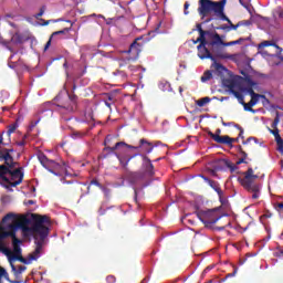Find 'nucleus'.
Listing matches in <instances>:
<instances>
[{"instance_id":"nucleus-3","label":"nucleus","mask_w":283,"mask_h":283,"mask_svg":"<svg viewBox=\"0 0 283 283\" xmlns=\"http://www.w3.org/2000/svg\"><path fill=\"white\" fill-rule=\"evenodd\" d=\"M31 220H33V228H31V230L38 233L35 237L36 248L27 259L21 254H13L10 258V263H12V261H19L22 264H31L40 258V254L46 244V239L50 235V227L52 226L50 217L46 214L32 213Z\"/></svg>"},{"instance_id":"nucleus-40","label":"nucleus","mask_w":283,"mask_h":283,"mask_svg":"<svg viewBox=\"0 0 283 283\" xmlns=\"http://www.w3.org/2000/svg\"><path fill=\"white\" fill-rule=\"evenodd\" d=\"M45 13V7H41L40 12L35 14V19H40Z\"/></svg>"},{"instance_id":"nucleus-11","label":"nucleus","mask_w":283,"mask_h":283,"mask_svg":"<svg viewBox=\"0 0 283 283\" xmlns=\"http://www.w3.org/2000/svg\"><path fill=\"white\" fill-rule=\"evenodd\" d=\"M208 135L220 145H228L232 146L234 143V138H230L229 136H220L219 134H213L212 132H209Z\"/></svg>"},{"instance_id":"nucleus-16","label":"nucleus","mask_w":283,"mask_h":283,"mask_svg":"<svg viewBox=\"0 0 283 283\" xmlns=\"http://www.w3.org/2000/svg\"><path fill=\"white\" fill-rule=\"evenodd\" d=\"M243 188H244L247 191L252 192L251 198H252L253 200H258V199L260 198L261 186H260L259 184H252V185H249V186H243Z\"/></svg>"},{"instance_id":"nucleus-26","label":"nucleus","mask_w":283,"mask_h":283,"mask_svg":"<svg viewBox=\"0 0 283 283\" xmlns=\"http://www.w3.org/2000/svg\"><path fill=\"white\" fill-rule=\"evenodd\" d=\"M260 98L263 101H266V95H260V94L251 95L250 105L255 106L259 103Z\"/></svg>"},{"instance_id":"nucleus-53","label":"nucleus","mask_w":283,"mask_h":283,"mask_svg":"<svg viewBox=\"0 0 283 283\" xmlns=\"http://www.w3.org/2000/svg\"><path fill=\"white\" fill-rule=\"evenodd\" d=\"M135 196H134V200L136 203H138V190L134 189Z\"/></svg>"},{"instance_id":"nucleus-64","label":"nucleus","mask_w":283,"mask_h":283,"mask_svg":"<svg viewBox=\"0 0 283 283\" xmlns=\"http://www.w3.org/2000/svg\"><path fill=\"white\" fill-rule=\"evenodd\" d=\"M104 103H105V105H106L108 108L112 107V102L105 101Z\"/></svg>"},{"instance_id":"nucleus-43","label":"nucleus","mask_w":283,"mask_h":283,"mask_svg":"<svg viewBox=\"0 0 283 283\" xmlns=\"http://www.w3.org/2000/svg\"><path fill=\"white\" fill-rule=\"evenodd\" d=\"M239 155H241V158H247L248 155L247 153L243 150L242 146H239Z\"/></svg>"},{"instance_id":"nucleus-23","label":"nucleus","mask_w":283,"mask_h":283,"mask_svg":"<svg viewBox=\"0 0 283 283\" xmlns=\"http://www.w3.org/2000/svg\"><path fill=\"white\" fill-rule=\"evenodd\" d=\"M11 270L15 276L21 275L24 271L28 270L24 265H18L15 266L13 263H11Z\"/></svg>"},{"instance_id":"nucleus-18","label":"nucleus","mask_w":283,"mask_h":283,"mask_svg":"<svg viewBox=\"0 0 283 283\" xmlns=\"http://www.w3.org/2000/svg\"><path fill=\"white\" fill-rule=\"evenodd\" d=\"M270 134L274 135L277 150L283 155V138L281 137L280 129L279 128L270 129Z\"/></svg>"},{"instance_id":"nucleus-57","label":"nucleus","mask_w":283,"mask_h":283,"mask_svg":"<svg viewBox=\"0 0 283 283\" xmlns=\"http://www.w3.org/2000/svg\"><path fill=\"white\" fill-rule=\"evenodd\" d=\"M106 102L114 103V97L112 95H107Z\"/></svg>"},{"instance_id":"nucleus-25","label":"nucleus","mask_w":283,"mask_h":283,"mask_svg":"<svg viewBox=\"0 0 283 283\" xmlns=\"http://www.w3.org/2000/svg\"><path fill=\"white\" fill-rule=\"evenodd\" d=\"M211 69H213L219 75H222L224 72H227V69L223 66V64L216 62V59Z\"/></svg>"},{"instance_id":"nucleus-48","label":"nucleus","mask_w":283,"mask_h":283,"mask_svg":"<svg viewBox=\"0 0 283 283\" xmlns=\"http://www.w3.org/2000/svg\"><path fill=\"white\" fill-rule=\"evenodd\" d=\"M122 147H128L130 149L139 150V146H133L125 143V145H122Z\"/></svg>"},{"instance_id":"nucleus-5","label":"nucleus","mask_w":283,"mask_h":283,"mask_svg":"<svg viewBox=\"0 0 283 283\" xmlns=\"http://www.w3.org/2000/svg\"><path fill=\"white\" fill-rule=\"evenodd\" d=\"M38 160L46 170H49V172L54 174V170H59L61 168L64 171V175L71 176L66 163H62L61 166L55 160L50 159L46 155H44V153H38Z\"/></svg>"},{"instance_id":"nucleus-39","label":"nucleus","mask_w":283,"mask_h":283,"mask_svg":"<svg viewBox=\"0 0 283 283\" xmlns=\"http://www.w3.org/2000/svg\"><path fill=\"white\" fill-rule=\"evenodd\" d=\"M262 46H270V45H273L275 46L276 49H279L280 51H282V49L280 46H277L275 43H271L270 41H264L261 43Z\"/></svg>"},{"instance_id":"nucleus-4","label":"nucleus","mask_w":283,"mask_h":283,"mask_svg":"<svg viewBox=\"0 0 283 283\" xmlns=\"http://www.w3.org/2000/svg\"><path fill=\"white\" fill-rule=\"evenodd\" d=\"M226 1L199 0L198 13L203 19L213 12L221 21L231 24V20L224 13Z\"/></svg>"},{"instance_id":"nucleus-21","label":"nucleus","mask_w":283,"mask_h":283,"mask_svg":"<svg viewBox=\"0 0 283 283\" xmlns=\"http://www.w3.org/2000/svg\"><path fill=\"white\" fill-rule=\"evenodd\" d=\"M145 178V174L144 172H130L129 174V180L132 184H136L139 180Z\"/></svg>"},{"instance_id":"nucleus-36","label":"nucleus","mask_w":283,"mask_h":283,"mask_svg":"<svg viewBox=\"0 0 283 283\" xmlns=\"http://www.w3.org/2000/svg\"><path fill=\"white\" fill-rule=\"evenodd\" d=\"M242 41H243V39L239 38V40L227 42V44H224V45L226 46L240 45V43H242Z\"/></svg>"},{"instance_id":"nucleus-41","label":"nucleus","mask_w":283,"mask_h":283,"mask_svg":"<svg viewBox=\"0 0 283 283\" xmlns=\"http://www.w3.org/2000/svg\"><path fill=\"white\" fill-rule=\"evenodd\" d=\"M101 190L104 192L105 197H109L111 189H108L107 187L102 186Z\"/></svg>"},{"instance_id":"nucleus-61","label":"nucleus","mask_w":283,"mask_h":283,"mask_svg":"<svg viewBox=\"0 0 283 283\" xmlns=\"http://www.w3.org/2000/svg\"><path fill=\"white\" fill-rule=\"evenodd\" d=\"M263 105L270 104V99L265 97V99H262Z\"/></svg>"},{"instance_id":"nucleus-28","label":"nucleus","mask_w":283,"mask_h":283,"mask_svg":"<svg viewBox=\"0 0 283 283\" xmlns=\"http://www.w3.org/2000/svg\"><path fill=\"white\" fill-rule=\"evenodd\" d=\"M18 127H19V125H18L17 123L10 124V125L8 126V130H7V132H3L4 135H6V137L10 138V136H11L12 134H14V132L18 129Z\"/></svg>"},{"instance_id":"nucleus-42","label":"nucleus","mask_w":283,"mask_h":283,"mask_svg":"<svg viewBox=\"0 0 283 283\" xmlns=\"http://www.w3.org/2000/svg\"><path fill=\"white\" fill-rule=\"evenodd\" d=\"M106 282L107 283H115L116 282V277L114 275H107L106 276Z\"/></svg>"},{"instance_id":"nucleus-19","label":"nucleus","mask_w":283,"mask_h":283,"mask_svg":"<svg viewBox=\"0 0 283 283\" xmlns=\"http://www.w3.org/2000/svg\"><path fill=\"white\" fill-rule=\"evenodd\" d=\"M139 149H142V151L146 153V154H150L155 146L148 142L147 139H139Z\"/></svg>"},{"instance_id":"nucleus-17","label":"nucleus","mask_w":283,"mask_h":283,"mask_svg":"<svg viewBox=\"0 0 283 283\" xmlns=\"http://www.w3.org/2000/svg\"><path fill=\"white\" fill-rule=\"evenodd\" d=\"M142 159H144V169L146 170L148 176H155V167L151 164L150 159L146 155H140Z\"/></svg>"},{"instance_id":"nucleus-33","label":"nucleus","mask_w":283,"mask_h":283,"mask_svg":"<svg viewBox=\"0 0 283 283\" xmlns=\"http://www.w3.org/2000/svg\"><path fill=\"white\" fill-rule=\"evenodd\" d=\"M231 94H232L237 99H239V103H241V104L244 103V96H243L241 93H239V92H237V91H232Z\"/></svg>"},{"instance_id":"nucleus-59","label":"nucleus","mask_w":283,"mask_h":283,"mask_svg":"<svg viewBox=\"0 0 283 283\" xmlns=\"http://www.w3.org/2000/svg\"><path fill=\"white\" fill-rule=\"evenodd\" d=\"M40 21H42L43 23H42V25L43 27H46V25H49L50 24V22H51V20H46V21H44V20H40Z\"/></svg>"},{"instance_id":"nucleus-62","label":"nucleus","mask_w":283,"mask_h":283,"mask_svg":"<svg viewBox=\"0 0 283 283\" xmlns=\"http://www.w3.org/2000/svg\"><path fill=\"white\" fill-rule=\"evenodd\" d=\"M24 145H25L24 140L18 142L19 147H24Z\"/></svg>"},{"instance_id":"nucleus-6","label":"nucleus","mask_w":283,"mask_h":283,"mask_svg":"<svg viewBox=\"0 0 283 283\" xmlns=\"http://www.w3.org/2000/svg\"><path fill=\"white\" fill-rule=\"evenodd\" d=\"M140 40H142V38H136L134 40V42L130 44L129 50L128 51H123V53L130 54V56H128L126 59H120L119 60V67H124V66L127 65V63L137 61L139 59V54L143 51V44L139 43Z\"/></svg>"},{"instance_id":"nucleus-38","label":"nucleus","mask_w":283,"mask_h":283,"mask_svg":"<svg viewBox=\"0 0 283 283\" xmlns=\"http://www.w3.org/2000/svg\"><path fill=\"white\" fill-rule=\"evenodd\" d=\"M214 30H224L226 32H230V28L228 24H221L219 27H216Z\"/></svg>"},{"instance_id":"nucleus-37","label":"nucleus","mask_w":283,"mask_h":283,"mask_svg":"<svg viewBox=\"0 0 283 283\" xmlns=\"http://www.w3.org/2000/svg\"><path fill=\"white\" fill-rule=\"evenodd\" d=\"M251 25V21L250 20H241V22H237V27L241 28V27H250Z\"/></svg>"},{"instance_id":"nucleus-7","label":"nucleus","mask_w":283,"mask_h":283,"mask_svg":"<svg viewBox=\"0 0 283 283\" xmlns=\"http://www.w3.org/2000/svg\"><path fill=\"white\" fill-rule=\"evenodd\" d=\"M197 218L205 224V227H210L211 224H214L216 222H219L221 220L222 214H220L219 210L212 209V210H200L196 212Z\"/></svg>"},{"instance_id":"nucleus-56","label":"nucleus","mask_w":283,"mask_h":283,"mask_svg":"<svg viewBox=\"0 0 283 283\" xmlns=\"http://www.w3.org/2000/svg\"><path fill=\"white\" fill-rule=\"evenodd\" d=\"M27 206H34L35 205V201L30 199L25 202Z\"/></svg>"},{"instance_id":"nucleus-12","label":"nucleus","mask_w":283,"mask_h":283,"mask_svg":"<svg viewBox=\"0 0 283 283\" xmlns=\"http://www.w3.org/2000/svg\"><path fill=\"white\" fill-rule=\"evenodd\" d=\"M207 36L210 39V41H208L209 46L227 45V42L222 40V36L218 32H209Z\"/></svg>"},{"instance_id":"nucleus-9","label":"nucleus","mask_w":283,"mask_h":283,"mask_svg":"<svg viewBox=\"0 0 283 283\" xmlns=\"http://www.w3.org/2000/svg\"><path fill=\"white\" fill-rule=\"evenodd\" d=\"M258 175H254L253 168H248L245 171L244 178H239V184L242 185V187L251 186V185H258L255 182V179H258Z\"/></svg>"},{"instance_id":"nucleus-30","label":"nucleus","mask_w":283,"mask_h":283,"mask_svg":"<svg viewBox=\"0 0 283 283\" xmlns=\"http://www.w3.org/2000/svg\"><path fill=\"white\" fill-rule=\"evenodd\" d=\"M212 78V71L208 70V71H205L202 76H201V82L202 83H207L209 82L210 80Z\"/></svg>"},{"instance_id":"nucleus-55","label":"nucleus","mask_w":283,"mask_h":283,"mask_svg":"<svg viewBox=\"0 0 283 283\" xmlns=\"http://www.w3.org/2000/svg\"><path fill=\"white\" fill-rule=\"evenodd\" d=\"M73 135L78 137V138H82L84 136V134L80 133V132H75V133H73Z\"/></svg>"},{"instance_id":"nucleus-10","label":"nucleus","mask_w":283,"mask_h":283,"mask_svg":"<svg viewBox=\"0 0 283 283\" xmlns=\"http://www.w3.org/2000/svg\"><path fill=\"white\" fill-rule=\"evenodd\" d=\"M208 40L200 41V44L198 45V56L199 59H210L214 61V57L212 56L211 52L207 49Z\"/></svg>"},{"instance_id":"nucleus-29","label":"nucleus","mask_w":283,"mask_h":283,"mask_svg":"<svg viewBox=\"0 0 283 283\" xmlns=\"http://www.w3.org/2000/svg\"><path fill=\"white\" fill-rule=\"evenodd\" d=\"M123 145H126V143L125 142H117L114 147L107 146V147L104 148V150L108 151L109 154H115V150L118 147H123Z\"/></svg>"},{"instance_id":"nucleus-14","label":"nucleus","mask_w":283,"mask_h":283,"mask_svg":"<svg viewBox=\"0 0 283 283\" xmlns=\"http://www.w3.org/2000/svg\"><path fill=\"white\" fill-rule=\"evenodd\" d=\"M243 81L247 83V87L244 88V91L250 95V96H254L258 95L254 92V87L258 86L256 82H253L252 77L249 75H245V77L243 78Z\"/></svg>"},{"instance_id":"nucleus-8","label":"nucleus","mask_w":283,"mask_h":283,"mask_svg":"<svg viewBox=\"0 0 283 283\" xmlns=\"http://www.w3.org/2000/svg\"><path fill=\"white\" fill-rule=\"evenodd\" d=\"M226 168H228L232 172H234L237 170V166L231 164L230 160H228V159H218L213 164V169H210V174H211V176L217 177L218 176V171H222Z\"/></svg>"},{"instance_id":"nucleus-52","label":"nucleus","mask_w":283,"mask_h":283,"mask_svg":"<svg viewBox=\"0 0 283 283\" xmlns=\"http://www.w3.org/2000/svg\"><path fill=\"white\" fill-rule=\"evenodd\" d=\"M189 7H190L189 2H186L185 6H184L185 14H189V11H188Z\"/></svg>"},{"instance_id":"nucleus-54","label":"nucleus","mask_w":283,"mask_h":283,"mask_svg":"<svg viewBox=\"0 0 283 283\" xmlns=\"http://www.w3.org/2000/svg\"><path fill=\"white\" fill-rule=\"evenodd\" d=\"M243 134H244V130L242 127H239V137H241L242 139L244 138L243 137Z\"/></svg>"},{"instance_id":"nucleus-60","label":"nucleus","mask_w":283,"mask_h":283,"mask_svg":"<svg viewBox=\"0 0 283 283\" xmlns=\"http://www.w3.org/2000/svg\"><path fill=\"white\" fill-rule=\"evenodd\" d=\"M279 18L283 19V9L282 8H280V10H279Z\"/></svg>"},{"instance_id":"nucleus-47","label":"nucleus","mask_w":283,"mask_h":283,"mask_svg":"<svg viewBox=\"0 0 283 283\" xmlns=\"http://www.w3.org/2000/svg\"><path fill=\"white\" fill-rule=\"evenodd\" d=\"M40 119L35 120V122H31L29 129L33 130L35 128V126L39 124Z\"/></svg>"},{"instance_id":"nucleus-46","label":"nucleus","mask_w":283,"mask_h":283,"mask_svg":"<svg viewBox=\"0 0 283 283\" xmlns=\"http://www.w3.org/2000/svg\"><path fill=\"white\" fill-rule=\"evenodd\" d=\"M252 140H253L254 143H256V142H258V139H256V138H254V137H250V138H248L247 140H243V145H249Z\"/></svg>"},{"instance_id":"nucleus-49","label":"nucleus","mask_w":283,"mask_h":283,"mask_svg":"<svg viewBox=\"0 0 283 283\" xmlns=\"http://www.w3.org/2000/svg\"><path fill=\"white\" fill-rule=\"evenodd\" d=\"M229 28H230V31L231 30H238L240 28V25H238V23L234 24L233 22H231V23H229Z\"/></svg>"},{"instance_id":"nucleus-15","label":"nucleus","mask_w":283,"mask_h":283,"mask_svg":"<svg viewBox=\"0 0 283 283\" xmlns=\"http://www.w3.org/2000/svg\"><path fill=\"white\" fill-rule=\"evenodd\" d=\"M76 95H69V101L67 103H63L59 105L61 108L66 109L67 113L74 112L75 111V105H76Z\"/></svg>"},{"instance_id":"nucleus-45","label":"nucleus","mask_w":283,"mask_h":283,"mask_svg":"<svg viewBox=\"0 0 283 283\" xmlns=\"http://www.w3.org/2000/svg\"><path fill=\"white\" fill-rule=\"evenodd\" d=\"M279 124H280V116H276L273 124H272V128H277Z\"/></svg>"},{"instance_id":"nucleus-27","label":"nucleus","mask_w":283,"mask_h":283,"mask_svg":"<svg viewBox=\"0 0 283 283\" xmlns=\"http://www.w3.org/2000/svg\"><path fill=\"white\" fill-rule=\"evenodd\" d=\"M118 161L120 163V165L123 166V168H126L129 164V161L134 158V156H130L129 158L123 157L120 155H117V153H115Z\"/></svg>"},{"instance_id":"nucleus-22","label":"nucleus","mask_w":283,"mask_h":283,"mask_svg":"<svg viewBox=\"0 0 283 283\" xmlns=\"http://www.w3.org/2000/svg\"><path fill=\"white\" fill-rule=\"evenodd\" d=\"M223 84L228 87L230 93H233L238 86V82L235 80H224Z\"/></svg>"},{"instance_id":"nucleus-2","label":"nucleus","mask_w":283,"mask_h":283,"mask_svg":"<svg viewBox=\"0 0 283 283\" xmlns=\"http://www.w3.org/2000/svg\"><path fill=\"white\" fill-rule=\"evenodd\" d=\"M14 153L13 146L0 147V163H4L0 165V185L9 191L21 185L24 176L23 168L14 160Z\"/></svg>"},{"instance_id":"nucleus-13","label":"nucleus","mask_w":283,"mask_h":283,"mask_svg":"<svg viewBox=\"0 0 283 283\" xmlns=\"http://www.w3.org/2000/svg\"><path fill=\"white\" fill-rule=\"evenodd\" d=\"M200 178H202L203 181L206 184H208L218 193L219 198L223 197V191H222L221 186L218 181H213V180L209 179L208 177H206L203 175H200Z\"/></svg>"},{"instance_id":"nucleus-63","label":"nucleus","mask_w":283,"mask_h":283,"mask_svg":"<svg viewBox=\"0 0 283 283\" xmlns=\"http://www.w3.org/2000/svg\"><path fill=\"white\" fill-rule=\"evenodd\" d=\"M279 210L283 211V202L277 203Z\"/></svg>"},{"instance_id":"nucleus-32","label":"nucleus","mask_w":283,"mask_h":283,"mask_svg":"<svg viewBox=\"0 0 283 283\" xmlns=\"http://www.w3.org/2000/svg\"><path fill=\"white\" fill-rule=\"evenodd\" d=\"M2 279L10 280V275L4 268L0 266V283H2Z\"/></svg>"},{"instance_id":"nucleus-34","label":"nucleus","mask_w":283,"mask_h":283,"mask_svg":"<svg viewBox=\"0 0 283 283\" xmlns=\"http://www.w3.org/2000/svg\"><path fill=\"white\" fill-rule=\"evenodd\" d=\"M242 105L244 106V111L245 112H250L252 114L255 113L254 108H252L253 105H251V102H249V103L243 102Z\"/></svg>"},{"instance_id":"nucleus-35","label":"nucleus","mask_w":283,"mask_h":283,"mask_svg":"<svg viewBox=\"0 0 283 283\" xmlns=\"http://www.w3.org/2000/svg\"><path fill=\"white\" fill-rule=\"evenodd\" d=\"M69 31H70L69 28H64V29L61 30V31L53 32V34L51 35V40H52L54 36H56V35L66 34Z\"/></svg>"},{"instance_id":"nucleus-31","label":"nucleus","mask_w":283,"mask_h":283,"mask_svg":"<svg viewBox=\"0 0 283 283\" xmlns=\"http://www.w3.org/2000/svg\"><path fill=\"white\" fill-rule=\"evenodd\" d=\"M210 102H211V98H210L209 96H205V97L198 99V101L196 102V104H197L199 107H203V106H206V105H207L208 103H210Z\"/></svg>"},{"instance_id":"nucleus-1","label":"nucleus","mask_w":283,"mask_h":283,"mask_svg":"<svg viewBox=\"0 0 283 283\" xmlns=\"http://www.w3.org/2000/svg\"><path fill=\"white\" fill-rule=\"evenodd\" d=\"M30 224V219L25 216L17 217L13 212H9L0 222V241L4 240L6 238L10 237L12 239V247H13V255L21 254L20 244L22 241L17 238V231L19 229L22 230L24 234L32 235L34 238V244L36 247V235L39 233L33 229V223Z\"/></svg>"},{"instance_id":"nucleus-50","label":"nucleus","mask_w":283,"mask_h":283,"mask_svg":"<svg viewBox=\"0 0 283 283\" xmlns=\"http://www.w3.org/2000/svg\"><path fill=\"white\" fill-rule=\"evenodd\" d=\"M51 43H52V39L49 38V42H46L45 45H44V51L49 50V48L51 46Z\"/></svg>"},{"instance_id":"nucleus-24","label":"nucleus","mask_w":283,"mask_h":283,"mask_svg":"<svg viewBox=\"0 0 283 283\" xmlns=\"http://www.w3.org/2000/svg\"><path fill=\"white\" fill-rule=\"evenodd\" d=\"M10 143H11V138L6 137V133L0 134V147H12Z\"/></svg>"},{"instance_id":"nucleus-58","label":"nucleus","mask_w":283,"mask_h":283,"mask_svg":"<svg viewBox=\"0 0 283 283\" xmlns=\"http://www.w3.org/2000/svg\"><path fill=\"white\" fill-rule=\"evenodd\" d=\"M98 213H99L101 217L105 216V209H103V207H101L99 210H98Z\"/></svg>"},{"instance_id":"nucleus-51","label":"nucleus","mask_w":283,"mask_h":283,"mask_svg":"<svg viewBox=\"0 0 283 283\" xmlns=\"http://www.w3.org/2000/svg\"><path fill=\"white\" fill-rule=\"evenodd\" d=\"M245 159L247 158L244 157L239 158V160L237 161V165L247 164Z\"/></svg>"},{"instance_id":"nucleus-44","label":"nucleus","mask_w":283,"mask_h":283,"mask_svg":"<svg viewBox=\"0 0 283 283\" xmlns=\"http://www.w3.org/2000/svg\"><path fill=\"white\" fill-rule=\"evenodd\" d=\"M90 185H91V186L98 187L99 189L103 188V186H102L96 179L92 180Z\"/></svg>"},{"instance_id":"nucleus-20","label":"nucleus","mask_w":283,"mask_h":283,"mask_svg":"<svg viewBox=\"0 0 283 283\" xmlns=\"http://www.w3.org/2000/svg\"><path fill=\"white\" fill-rule=\"evenodd\" d=\"M196 28H197V31L199 32V36H198L197 42H205L207 40L206 36L209 35L210 31H205L202 29V24L201 23H197Z\"/></svg>"}]
</instances>
